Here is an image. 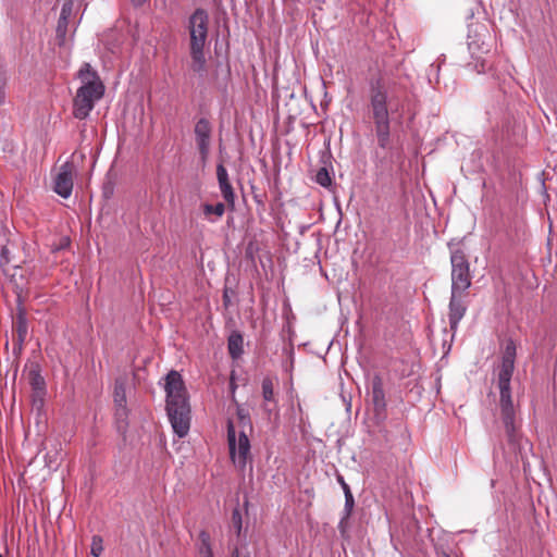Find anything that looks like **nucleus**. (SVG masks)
<instances>
[{"label":"nucleus","instance_id":"obj_1","mask_svg":"<svg viewBox=\"0 0 557 557\" xmlns=\"http://www.w3.org/2000/svg\"><path fill=\"white\" fill-rule=\"evenodd\" d=\"M516 355V343L510 338L506 343L497 373L500 420L510 443H515L517 440V417L510 386L515 371Z\"/></svg>","mask_w":557,"mask_h":557},{"label":"nucleus","instance_id":"obj_2","mask_svg":"<svg viewBox=\"0 0 557 557\" xmlns=\"http://www.w3.org/2000/svg\"><path fill=\"white\" fill-rule=\"evenodd\" d=\"M166 413L174 433L185 437L190 428V406L182 375L170 371L165 376Z\"/></svg>","mask_w":557,"mask_h":557},{"label":"nucleus","instance_id":"obj_3","mask_svg":"<svg viewBox=\"0 0 557 557\" xmlns=\"http://www.w3.org/2000/svg\"><path fill=\"white\" fill-rule=\"evenodd\" d=\"M77 77L82 86L76 90L73 99V116L77 120H86L96 103L103 97L106 87L89 63L82 65Z\"/></svg>","mask_w":557,"mask_h":557},{"label":"nucleus","instance_id":"obj_4","mask_svg":"<svg viewBox=\"0 0 557 557\" xmlns=\"http://www.w3.org/2000/svg\"><path fill=\"white\" fill-rule=\"evenodd\" d=\"M209 14L205 9L198 8L188 17L187 30L189 34L190 67L199 76L207 73V58L205 47L208 39Z\"/></svg>","mask_w":557,"mask_h":557},{"label":"nucleus","instance_id":"obj_5","mask_svg":"<svg viewBox=\"0 0 557 557\" xmlns=\"http://www.w3.org/2000/svg\"><path fill=\"white\" fill-rule=\"evenodd\" d=\"M236 416L242 429L237 432L233 421H227V444L231 460L237 468L244 470L250 460V441L246 429L251 430L252 425L249 410L240 404L236 405Z\"/></svg>","mask_w":557,"mask_h":557},{"label":"nucleus","instance_id":"obj_6","mask_svg":"<svg viewBox=\"0 0 557 557\" xmlns=\"http://www.w3.org/2000/svg\"><path fill=\"white\" fill-rule=\"evenodd\" d=\"M388 94L381 82L377 81L371 86L370 107L374 122V131L377 145L384 150L392 149L391 143V120L387 107Z\"/></svg>","mask_w":557,"mask_h":557},{"label":"nucleus","instance_id":"obj_7","mask_svg":"<svg viewBox=\"0 0 557 557\" xmlns=\"http://www.w3.org/2000/svg\"><path fill=\"white\" fill-rule=\"evenodd\" d=\"M486 39H490V35L484 26H478L475 29L470 28L468 49L472 60L467 64V67L478 74L488 73L493 65L491 45Z\"/></svg>","mask_w":557,"mask_h":557},{"label":"nucleus","instance_id":"obj_8","mask_svg":"<svg viewBox=\"0 0 557 557\" xmlns=\"http://www.w3.org/2000/svg\"><path fill=\"white\" fill-rule=\"evenodd\" d=\"M453 292H467L471 286L470 263L463 250L454 249L450 252Z\"/></svg>","mask_w":557,"mask_h":557},{"label":"nucleus","instance_id":"obj_9","mask_svg":"<svg viewBox=\"0 0 557 557\" xmlns=\"http://www.w3.org/2000/svg\"><path fill=\"white\" fill-rule=\"evenodd\" d=\"M194 133L200 159L206 163L211 148L212 125L210 121L206 117H200L195 124Z\"/></svg>","mask_w":557,"mask_h":557},{"label":"nucleus","instance_id":"obj_10","mask_svg":"<svg viewBox=\"0 0 557 557\" xmlns=\"http://www.w3.org/2000/svg\"><path fill=\"white\" fill-rule=\"evenodd\" d=\"M466 292L450 290V299L448 305V321L450 330L456 333L459 322L462 320L467 312V305L463 300L462 294Z\"/></svg>","mask_w":557,"mask_h":557},{"label":"nucleus","instance_id":"obj_11","mask_svg":"<svg viewBox=\"0 0 557 557\" xmlns=\"http://www.w3.org/2000/svg\"><path fill=\"white\" fill-rule=\"evenodd\" d=\"M54 191L62 198H69L73 190V165L69 162L61 165L54 178Z\"/></svg>","mask_w":557,"mask_h":557},{"label":"nucleus","instance_id":"obj_12","mask_svg":"<svg viewBox=\"0 0 557 557\" xmlns=\"http://www.w3.org/2000/svg\"><path fill=\"white\" fill-rule=\"evenodd\" d=\"M216 180L224 201L231 209H234L236 196L230 182L227 170L223 163L216 165Z\"/></svg>","mask_w":557,"mask_h":557},{"label":"nucleus","instance_id":"obj_13","mask_svg":"<svg viewBox=\"0 0 557 557\" xmlns=\"http://www.w3.org/2000/svg\"><path fill=\"white\" fill-rule=\"evenodd\" d=\"M372 401H373L375 411H382L386 407L385 393H384L382 380L380 376H375L372 380Z\"/></svg>","mask_w":557,"mask_h":557},{"label":"nucleus","instance_id":"obj_14","mask_svg":"<svg viewBox=\"0 0 557 557\" xmlns=\"http://www.w3.org/2000/svg\"><path fill=\"white\" fill-rule=\"evenodd\" d=\"M201 209L205 219L210 223H215L224 215L226 206L223 202L215 205L206 202L201 205Z\"/></svg>","mask_w":557,"mask_h":557},{"label":"nucleus","instance_id":"obj_15","mask_svg":"<svg viewBox=\"0 0 557 557\" xmlns=\"http://www.w3.org/2000/svg\"><path fill=\"white\" fill-rule=\"evenodd\" d=\"M261 386H262V397L265 403L264 410L268 411L269 413H271L273 408H271L270 406L273 405L275 407V405H276V399L274 396L273 380L269 376L264 377L262 380Z\"/></svg>","mask_w":557,"mask_h":557},{"label":"nucleus","instance_id":"obj_16","mask_svg":"<svg viewBox=\"0 0 557 557\" xmlns=\"http://www.w3.org/2000/svg\"><path fill=\"white\" fill-rule=\"evenodd\" d=\"M244 338L238 332H233L227 341L228 354L233 359H238L244 354Z\"/></svg>","mask_w":557,"mask_h":557},{"label":"nucleus","instance_id":"obj_17","mask_svg":"<svg viewBox=\"0 0 557 557\" xmlns=\"http://www.w3.org/2000/svg\"><path fill=\"white\" fill-rule=\"evenodd\" d=\"M14 326L17 334V343L21 348L28 332V323L24 312L20 311L15 318Z\"/></svg>","mask_w":557,"mask_h":557},{"label":"nucleus","instance_id":"obj_18","mask_svg":"<svg viewBox=\"0 0 557 557\" xmlns=\"http://www.w3.org/2000/svg\"><path fill=\"white\" fill-rule=\"evenodd\" d=\"M29 381L32 388L37 393V395H44L46 392V382L41 376L39 371L32 370L29 372Z\"/></svg>","mask_w":557,"mask_h":557},{"label":"nucleus","instance_id":"obj_19","mask_svg":"<svg viewBox=\"0 0 557 557\" xmlns=\"http://www.w3.org/2000/svg\"><path fill=\"white\" fill-rule=\"evenodd\" d=\"M199 539L201 542V545L199 547V553H200L201 557H213V552H212V547H211V541H210L209 533L206 531H201L199 533Z\"/></svg>","mask_w":557,"mask_h":557},{"label":"nucleus","instance_id":"obj_20","mask_svg":"<svg viewBox=\"0 0 557 557\" xmlns=\"http://www.w3.org/2000/svg\"><path fill=\"white\" fill-rule=\"evenodd\" d=\"M315 182L322 187H330L332 185V176L326 168H321L315 174Z\"/></svg>","mask_w":557,"mask_h":557},{"label":"nucleus","instance_id":"obj_21","mask_svg":"<svg viewBox=\"0 0 557 557\" xmlns=\"http://www.w3.org/2000/svg\"><path fill=\"white\" fill-rule=\"evenodd\" d=\"M67 24H69V21H62L61 17H59L55 33H57V40L60 46L65 44Z\"/></svg>","mask_w":557,"mask_h":557},{"label":"nucleus","instance_id":"obj_22","mask_svg":"<svg viewBox=\"0 0 557 557\" xmlns=\"http://www.w3.org/2000/svg\"><path fill=\"white\" fill-rule=\"evenodd\" d=\"M114 401L119 407H123L126 401L124 386L119 381L115 382Z\"/></svg>","mask_w":557,"mask_h":557},{"label":"nucleus","instance_id":"obj_23","mask_svg":"<svg viewBox=\"0 0 557 557\" xmlns=\"http://www.w3.org/2000/svg\"><path fill=\"white\" fill-rule=\"evenodd\" d=\"M233 528L237 536H240L243 530V518L240 511L236 508L232 512Z\"/></svg>","mask_w":557,"mask_h":557},{"label":"nucleus","instance_id":"obj_24","mask_svg":"<svg viewBox=\"0 0 557 557\" xmlns=\"http://www.w3.org/2000/svg\"><path fill=\"white\" fill-rule=\"evenodd\" d=\"M103 552V542L101 536L95 535L91 541L90 554L94 557H100Z\"/></svg>","mask_w":557,"mask_h":557},{"label":"nucleus","instance_id":"obj_25","mask_svg":"<svg viewBox=\"0 0 557 557\" xmlns=\"http://www.w3.org/2000/svg\"><path fill=\"white\" fill-rule=\"evenodd\" d=\"M73 11V1L72 0H65L61 8L60 17L62 21H69L71 14Z\"/></svg>","mask_w":557,"mask_h":557},{"label":"nucleus","instance_id":"obj_26","mask_svg":"<svg viewBox=\"0 0 557 557\" xmlns=\"http://www.w3.org/2000/svg\"><path fill=\"white\" fill-rule=\"evenodd\" d=\"M354 504H355V500H354L352 493H351L350 488H347L346 494H345V512H346L347 517L350 515Z\"/></svg>","mask_w":557,"mask_h":557},{"label":"nucleus","instance_id":"obj_27","mask_svg":"<svg viewBox=\"0 0 557 557\" xmlns=\"http://www.w3.org/2000/svg\"><path fill=\"white\" fill-rule=\"evenodd\" d=\"M46 460H47V465L51 468V467H57V459L54 458V456H51L50 453H48L46 455Z\"/></svg>","mask_w":557,"mask_h":557},{"label":"nucleus","instance_id":"obj_28","mask_svg":"<svg viewBox=\"0 0 557 557\" xmlns=\"http://www.w3.org/2000/svg\"><path fill=\"white\" fill-rule=\"evenodd\" d=\"M337 481L341 484V486H342V488L344 491V494H346L347 488H350L349 485L345 482V480H344V478L342 475L337 476Z\"/></svg>","mask_w":557,"mask_h":557},{"label":"nucleus","instance_id":"obj_29","mask_svg":"<svg viewBox=\"0 0 557 557\" xmlns=\"http://www.w3.org/2000/svg\"><path fill=\"white\" fill-rule=\"evenodd\" d=\"M232 557H239V550L237 547L234 548V550L232 552ZM248 557V556H246Z\"/></svg>","mask_w":557,"mask_h":557},{"label":"nucleus","instance_id":"obj_30","mask_svg":"<svg viewBox=\"0 0 557 557\" xmlns=\"http://www.w3.org/2000/svg\"><path fill=\"white\" fill-rule=\"evenodd\" d=\"M223 299H224L225 302L228 300V297H227L226 293H224Z\"/></svg>","mask_w":557,"mask_h":557},{"label":"nucleus","instance_id":"obj_31","mask_svg":"<svg viewBox=\"0 0 557 557\" xmlns=\"http://www.w3.org/2000/svg\"><path fill=\"white\" fill-rule=\"evenodd\" d=\"M438 557H450L448 554L446 553H443L442 555H440Z\"/></svg>","mask_w":557,"mask_h":557},{"label":"nucleus","instance_id":"obj_32","mask_svg":"<svg viewBox=\"0 0 557 557\" xmlns=\"http://www.w3.org/2000/svg\"><path fill=\"white\" fill-rule=\"evenodd\" d=\"M5 253H7V249H5V248H3V249H2V257H4V255H5Z\"/></svg>","mask_w":557,"mask_h":557},{"label":"nucleus","instance_id":"obj_33","mask_svg":"<svg viewBox=\"0 0 557 557\" xmlns=\"http://www.w3.org/2000/svg\"><path fill=\"white\" fill-rule=\"evenodd\" d=\"M0 557H3L1 553H0Z\"/></svg>","mask_w":557,"mask_h":557}]
</instances>
